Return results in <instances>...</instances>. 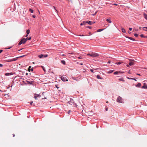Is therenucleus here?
Here are the masks:
<instances>
[{"mask_svg": "<svg viewBox=\"0 0 147 147\" xmlns=\"http://www.w3.org/2000/svg\"><path fill=\"white\" fill-rule=\"evenodd\" d=\"M103 30V29H99L97 30V32H101V31H102Z\"/></svg>", "mask_w": 147, "mask_h": 147, "instance_id": "nucleus-23", "label": "nucleus"}, {"mask_svg": "<svg viewBox=\"0 0 147 147\" xmlns=\"http://www.w3.org/2000/svg\"><path fill=\"white\" fill-rule=\"evenodd\" d=\"M28 73H26V75H28Z\"/></svg>", "mask_w": 147, "mask_h": 147, "instance_id": "nucleus-63", "label": "nucleus"}, {"mask_svg": "<svg viewBox=\"0 0 147 147\" xmlns=\"http://www.w3.org/2000/svg\"><path fill=\"white\" fill-rule=\"evenodd\" d=\"M121 63L120 62H119L118 63H116V64L117 65H119V64H120Z\"/></svg>", "mask_w": 147, "mask_h": 147, "instance_id": "nucleus-32", "label": "nucleus"}, {"mask_svg": "<svg viewBox=\"0 0 147 147\" xmlns=\"http://www.w3.org/2000/svg\"><path fill=\"white\" fill-rule=\"evenodd\" d=\"M83 24H84V25H85L86 23H87V21H84L82 22Z\"/></svg>", "mask_w": 147, "mask_h": 147, "instance_id": "nucleus-26", "label": "nucleus"}, {"mask_svg": "<svg viewBox=\"0 0 147 147\" xmlns=\"http://www.w3.org/2000/svg\"><path fill=\"white\" fill-rule=\"evenodd\" d=\"M130 62L129 63V65H127V67H129V66L133 65L134 64V60L133 59H129Z\"/></svg>", "mask_w": 147, "mask_h": 147, "instance_id": "nucleus-3", "label": "nucleus"}, {"mask_svg": "<svg viewBox=\"0 0 147 147\" xmlns=\"http://www.w3.org/2000/svg\"><path fill=\"white\" fill-rule=\"evenodd\" d=\"M78 58L79 59H81L82 58V57H78Z\"/></svg>", "mask_w": 147, "mask_h": 147, "instance_id": "nucleus-39", "label": "nucleus"}, {"mask_svg": "<svg viewBox=\"0 0 147 147\" xmlns=\"http://www.w3.org/2000/svg\"><path fill=\"white\" fill-rule=\"evenodd\" d=\"M48 56L47 54L43 55L42 54L40 55H38V57L40 58H42L43 57L45 58L47 57Z\"/></svg>", "mask_w": 147, "mask_h": 147, "instance_id": "nucleus-6", "label": "nucleus"}, {"mask_svg": "<svg viewBox=\"0 0 147 147\" xmlns=\"http://www.w3.org/2000/svg\"><path fill=\"white\" fill-rule=\"evenodd\" d=\"M139 29H141V27H139Z\"/></svg>", "mask_w": 147, "mask_h": 147, "instance_id": "nucleus-61", "label": "nucleus"}, {"mask_svg": "<svg viewBox=\"0 0 147 147\" xmlns=\"http://www.w3.org/2000/svg\"><path fill=\"white\" fill-rule=\"evenodd\" d=\"M95 22H94L93 23H92V22L90 21H89V22L87 21V23H88V24L89 25H92V24L95 23Z\"/></svg>", "mask_w": 147, "mask_h": 147, "instance_id": "nucleus-10", "label": "nucleus"}, {"mask_svg": "<svg viewBox=\"0 0 147 147\" xmlns=\"http://www.w3.org/2000/svg\"><path fill=\"white\" fill-rule=\"evenodd\" d=\"M144 17L147 20V15L145 14H144Z\"/></svg>", "mask_w": 147, "mask_h": 147, "instance_id": "nucleus-16", "label": "nucleus"}, {"mask_svg": "<svg viewBox=\"0 0 147 147\" xmlns=\"http://www.w3.org/2000/svg\"><path fill=\"white\" fill-rule=\"evenodd\" d=\"M3 51V50H0V54Z\"/></svg>", "mask_w": 147, "mask_h": 147, "instance_id": "nucleus-40", "label": "nucleus"}, {"mask_svg": "<svg viewBox=\"0 0 147 147\" xmlns=\"http://www.w3.org/2000/svg\"><path fill=\"white\" fill-rule=\"evenodd\" d=\"M113 70H110L107 73L108 74H110L112 73L113 72Z\"/></svg>", "mask_w": 147, "mask_h": 147, "instance_id": "nucleus-22", "label": "nucleus"}, {"mask_svg": "<svg viewBox=\"0 0 147 147\" xmlns=\"http://www.w3.org/2000/svg\"><path fill=\"white\" fill-rule=\"evenodd\" d=\"M108 107H107L105 109V110L106 111H108Z\"/></svg>", "mask_w": 147, "mask_h": 147, "instance_id": "nucleus-37", "label": "nucleus"}, {"mask_svg": "<svg viewBox=\"0 0 147 147\" xmlns=\"http://www.w3.org/2000/svg\"><path fill=\"white\" fill-rule=\"evenodd\" d=\"M146 27H144L143 28V30L146 31H147V29H146Z\"/></svg>", "mask_w": 147, "mask_h": 147, "instance_id": "nucleus-25", "label": "nucleus"}, {"mask_svg": "<svg viewBox=\"0 0 147 147\" xmlns=\"http://www.w3.org/2000/svg\"><path fill=\"white\" fill-rule=\"evenodd\" d=\"M33 17L34 18H35L36 17V16L35 15H34L33 16Z\"/></svg>", "mask_w": 147, "mask_h": 147, "instance_id": "nucleus-46", "label": "nucleus"}, {"mask_svg": "<svg viewBox=\"0 0 147 147\" xmlns=\"http://www.w3.org/2000/svg\"><path fill=\"white\" fill-rule=\"evenodd\" d=\"M138 34H134V36L135 37H137L138 36Z\"/></svg>", "mask_w": 147, "mask_h": 147, "instance_id": "nucleus-30", "label": "nucleus"}, {"mask_svg": "<svg viewBox=\"0 0 147 147\" xmlns=\"http://www.w3.org/2000/svg\"><path fill=\"white\" fill-rule=\"evenodd\" d=\"M41 67L43 69V70L45 71H46V70H45V69L44 67L43 66H41Z\"/></svg>", "mask_w": 147, "mask_h": 147, "instance_id": "nucleus-29", "label": "nucleus"}, {"mask_svg": "<svg viewBox=\"0 0 147 147\" xmlns=\"http://www.w3.org/2000/svg\"><path fill=\"white\" fill-rule=\"evenodd\" d=\"M121 73L120 72H118V71H115V72H114V74H115V75H117V74L118 73Z\"/></svg>", "mask_w": 147, "mask_h": 147, "instance_id": "nucleus-18", "label": "nucleus"}, {"mask_svg": "<svg viewBox=\"0 0 147 147\" xmlns=\"http://www.w3.org/2000/svg\"><path fill=\"white\" fill-rule=\"evenodd\" d=\"M54 7V9H55V11H57V10L55 8V7Z\"/></svg>", "mask_w": 147, "mask_h": 147, "instance_id": "nucleus-48", "label": "nucleus"}, {"mask_svg": "<svg viewBox=\"0 0 147 147\" xmlns=\"http://www.w3.org/2000/svg\"><path fill=\"white\" fill-rule=\"evenodd\" d=\"M90 71L92 72H93V73H94V72H93V70L92 69H91L90 70Z\"/></svg>", "mask_w": 147, "mask_h": 147, "instance_id": "nucleus-38", "label": "nucleus"}, {"mask_svg": "<svg viewBox=\"0 0 147 147\" xmlns=\"http://www.w3.org/2000/svg\"><path fill=\"white\" fill-rule=\"evenodd\" d=\"M117 101L118 102L122 103L123 100L121 97L119 96L117 99Z\"/></svg>", "mask_w": 147, "mask_h": 147, "instance_id": "nucleus-4", "label": "nucleus"}, {"mask_svg": "<svg viewBox=\"0 0 147 147\" xmlns=\"http://www.w3.org/2000/svg\"><path fill=\"white\" fill-rule=\"evenodd\" d=\"M28 38V40H30L31 39V37H30L29 38Z\"/></svg>", "mask_w": 147, "mask_h": 147, "instance_id": "nucleus-33", "label": "nucleus"}, {"mask_svg": "<svg viewBox=\"0 0 147 147\" xmlns=\"http://www.w3.org/2000/svg\"><path fill=\"white\" fill-rule=\"evenodd\" d=\"M67 78L68 77L66 76H62L61 77V79L63 81H68L67 79Z\"/></svg>", "mask_w": 147, "mask_h": 147, "instance_id": "nucleus-5", "label": "nucleus"}, {"mask_svg": "<svg viewBox=\"0 0 147 147\" xmlns=\"http://www.w3.org/2000/svg\"><path fill=\"white\" fill-rule=\"evenodd\" d=\"M71 112V111H69L68 112V113L69 114L70 112Z\"/></svg>", "mask_w": 147, "mask_h": 147, "instance_id": "nucleus-41", "label": "nucleus"}, {"mask_svg": "<svg viewBox=\"0 0 147 147\" xmlns=\"http://www.w3.org/2000/svg\"><path fill=\"white\" fill-rule=\"evenodd\" d=\"M140 36L142 38L144 37V35L143 34H141L140 35Z\"/></svg>", "mask_w": 147, "mask_h": 147, "instance_id": "nucleus-34", "label": "nucleus"}, {"mask_svg": "<svg viewBox=\"0 0 147 147\" xmlns=\"http://www.w3.org/2000/svg\"><path fill=\"white\" fill-rule=\"evenodd\" d=\"M106 103H108V101H107L106 102Z\"/></svg>", "mask_w": 147, "mask_h": 147, "instance_id": "nucleus-60", "label": "nucleus"}, {"mask_svg": "<svg viewBox=\"0 0 147 147\" xmlns=\"http://www.w3.org/2000/svg\"><path fill=\"white\" fill-rule=\"evenodd\" d=\"M55 86H56V87L57 88H59V87H58L57 85H55Z\"/></svg>", "mask_w": 147, "mask_h": 147, "instance_id": "nucleus-49", "label": "nucleus"}, {"mask_svg": "<svg viewBox=\"0 0 147 147\" xmlns=\"http://www.w3.org/2000/svg\"><path fill=\"white\" fill-rule=\"evenodd\" d=\"M108 63H110V61H108Z\"/></svg>", "mask_w": 147, "mask_h": 147, "instance_id": "nucleus-56", "label": "nucleus"}, {"mask_svg": "<svg viewBox=\"0 0 147 147\" xmlns=\"http://www.w3.org/2000/svg\"><path fill=\"white\" fill-rule=\"evenodd\" d=\"M61 63L63 64L64 65H65V61L64 60H61Z\"/></svg>", "mask_w": 147, "mask_h": 147, "instance_id": "nucleus-17", "label": "nucleus"}, {"mask_svg": "<svg viewBox=\"0 0 147 147\" xmlns=\"http://www.w3.org/2000/svg\"><path fill=\"white\" fill-rule=\"evenodd\" d=\"M33 103V102L32 101L30 102V103L31 105H32Z\"/></svg>", "mask_w": 147, "mask_h": 147, "instance_id": "nucleus-42", "label": "nucleus"}, {"mask_svg": "<svg viewBox=\"0 0 147 147\" xmlns=\"http://www.w3.org/2000/svg\"><path fill=\"white\" fill-rule=\"evenodd\" d=\"M28 40V38H26V39L25 38H24L22 39L20 41V42L18 43V45H21L22 44H24Z\"/></svg>", "mask_w": 147, "mask_h": 147, "instance_id": "nucleus-2", "label": "nucleus"}, {"mask_svg": "<svg viewBox=\"0 0 147 147\" xmlns=\"http://www.w3.org/2000/svg\"><path fill=\"white\" fill-rule=\"evenodd\" d=\"M86 27L87 28H89L90 29H91L92 28V27H90V26H86Z\"/></svg>", "mask_w": 147, "mask_h": 147, "instance_id": "nucleus-31", "label": "nucleus"}, {"mask_svg": "<svg viewBox=\"0 0 147 147\" xmlns=\"http://www.w3.org/2000/svg\"><path fill=\"white\" fill-rule=\"evenodd\" d=\"M127 38L131 40H135V39L133 38H132V37H127Z\"/></svg>", "mask_w": 147, "mask_h": 147, "instance_id": "nucleus-14", "label": "nucleus"}, {"mask_svg": "<svg viewBox=\"0 0 147 147\" xmlns=\"http://www.w3.org/2000/svg\"><path fill=\"white\" fill-rule=\"evenodd\" d=\"M28 34H27L26 35V37H27L28 36Z\"/></svg>", "mask_w": 147, "mask_h": 147, "instance_id": "nucleus-52", "label": "nucleus"}, {"mask_svg": "<svg viewBox=\"0 0 147 147\" xmlns=\"http://www.w3.org/2000/svg\"><path fill=\"white\" fill-rule=\"evenodd\" d=\"M13 74L12 73H6L5 74V75L6 76H9L10 75H12Z\"/></svg>", "mask_w": 147, "mask_h": 147, "instance_id": "nucleus-9", "label": "nucleus"}, {"mask_svg": "<svg viewBox=\"0 0 147 147\" xmlns=\"http://www.w3.org/2000/svg\"><path fill=\"white\" fill-rule=\"evenodd\" d=\"M80 25L82 26V25H84V24H83V23L82 22L80 24Z\"/></svg>", "mask_w": 147, "mask_h": 147, "instance_id": "nucleus-43", "label": "nucleus"}, {"mask_svg": "<svg viewBox=\"0 0 147 147\" xmlns=\"http://www.w3.org/2000/svg\"><path fill=\"white\" fill-rule=\"evenodd\" d=\"M70 54H71V55H74V53H70Z\"/></svg>", "mask_w": 147, "mask_h": 147, "instance_id": "nucleus-55", "label": "nucleus"}, {"mask_svg": "<svg viewBox=\"0 0 147 147\" xmlns=\"http://www.w3.org/2000/svg\"><path fill=\"white\" fill-rule=\"evenodd\" d=\"M127 78L128 79H129V80H134L135 81H137L136 79H135V78H129L128 77H127Z\"/></svg>", "mask_w": 147, "mask_h": 147, "instance_id": "nucleus-11", "label": "nucleus"}, {"mask_svg": "<svg viewBox=\"0 0 147 147\" xmlns=\"http://www.w3.org/2000/svg\"><path fill=\"white\" fill-rule=\"evenodd\" d=\"M11 48V47H10L9 48H7V49H10Z\"/></svg>", "mask_w": 147, "mask_h": 147, "instance_id": "nucleus-57", "label": "nucleus"}, {"mask_svg": "<svg viewBox=\"0 0 147 147\" xmlns=\"http://www.w3.org/2000/svg\"><path fill=\"white\" fill-rule=\"evenodd\" d=\"M13 137H15V134H13Z\"/></svg>", "mask_w": 147, "mask_h": 147, "instance_id": "nucleus-50", "label": "nucleus"}, {"mask_svg": "<svg viewBox=\"0 0 147 147\" xmlns=\"http://www.w3.org/2000/svg\"><path fill=\"white\" fill-rule=\"evenodd\" d=\"M31 66H30L29 67V68H28V71H30V70H30V68H31Z\"/></svg>", "mask_w": 147, "mask_h": 147, "instance_id": "nucleus-28", "label": "nucleus"}, {"mask_svg": "<svg viewBox=\"0 0 147 147\" xmlns=\"http://www.w3.org/2000/svg\"><path fill=\"white\" fill-rule=\"evenodd\" d=\"M34 96H36L37 97H40V96L39 94H34Z\"/></svg>", "mask_w": 147, "mask_h": 147, "instance_id": "nucleus-27", "label": "nucleus"}, {"mask_svg": "<svg viewBox=\"0 0 147 147\" xmlns=\"http://www.w3.org/2000/svg\"><path fill=\"white\" fill-rule=\"evenodd\" d=\"M3 66V65L2 64H0V67H2Z\"/></svg>", "mask_w": 147, "mask_h": 147, "instance_id": "nucleus-44", "label": "nucleus"}, {"mask_svg": "<svg viewBox=\"0 0 147 147\" xmlns=\"http://www.w3.org/2000/svg\"><path fill=\"white\" fill-rule=\"evenodd\" d=\"M128 33H129V34H130V33H131V32H129H129H128Z\"/></svg>", "mask_w": 147, "mask_h": 147, "instance_id": "nucleus-59", "label": "nucleus"}, {"mask_svg": "<svg viewBox=\"0 0 147 147\" xmlns=\"http://www.w3.org/2000/svg\"><path fill=\"white\" fill-rule=\"evenodd\" d=\"M141 86V84L140 83H138L136 85V87H140Z\"/></svg>", "mask_w": 147, "mask_h": 147, "instance_id": "nucleus-12", "label": "nucleus"}, {"mask_svg": "<svg viewBox=\"0 0 147 147\" xmlns=\"http://www.w3.org/2000/svg\"><path fill=\"white\" fill-rule=\"evenodd\" d=\"M119 80L121 81H122L123 82H124L125 81V80H124V78H119Z\"/></svg>", "mask_w": 147, "mask_h": 147, "instance_id": "nucleus-13", "label": "nucleus"}, {"mask_svg": "<svg viewBox=\"0 0 147 147\" xmlns=\"http://www.w3.org/2000/svg\"><path fill=\"white\" fill-rule=\"evenodd\" d=\"M132 28H129V30L130 31H131L132 30Z\"/></svg>", "mask_w": 147, "mask_h": 147, "instance_id": "nucleus-36", "label": "nucleus"}, {"mask_svg": "<svg viewBox=\"0 0 147 147\" xmlns=\"http://www.w3.org/2000/svg\"><path fill=\"white\" fill-rule=\"evenodd\" d=\"M142 88H147V86L146 84L145 83H144L143 86Z\"/></svg>", "mask_w": 147, "mask_h": 147, "instance_id": "nucleus-7", "label": "nucleus"}, {"mask_svg": "<svg viewBox=\"0 0 147 147\" xmlns=\"http://www.w3.org/2000/svg\"><path fill=\"white\" fill-rule=\"evenodd\" d=\"M89 34L90 35H92V34L90 32H89Z\"/></svg>", "mask_w": 147, "mask_h": 147, "instance_id": "nucleus-45", "label": "nucleus"}, {"mask_svg": "<svg viewBox=\"0 0 147 147\" xmlns=\"http://www.w3.org/2000/svg\"><path fill=\"white\" fill-rule=\"evenodd\" d=\"M146 29H147V27L146 28Z\"/></svg>", "mask_w": 147, "mask_h": 147, "instance_id": "nucleus-64", "label": "nucleus"}, {"mask_svg": "<svg viewBox=\"0 0 147 147\" xmlns=\"http://www.w3.org/2000/svg\"><path fill=\"white\" fill-rule=\"evenodd\" d=\"M24 56V55H23V56H20V57H23Z\"/></svg>", "mask_w": 147, "mask_h": 147, "instance_id": "nucleus-54", "label": "nucleus"}, {"mask_svg": "<svg viewBox=\"0 0 147 147\" xmlns=\"http://www.w3.org/2000/svg\"><path fill=\"white\" fill-rule=\"evenodd\" d=\"M62 55V56H65V55H64V54H63V55Z\"/></svg>", "mask_w": 147, "mask_h": 147, "instance_id": "nucleus-62", "label": "nucleus"}, {"mask_svg": "<svg viewBox=\"0 0 147 147\" xmlns=\"http://www.w3.org/2000/svg\"><path fill=\"white\" fill-rule=\"evenodd\" d=\"M31 71H33V68H31Z\"/></svg>", "mask_w": 147, "mask_h": 147, "instance_id": "nucleus-51", "label": "nucleus"}, {"mask_svg": "<svg viewBox=\"0 0 147 147\" xmlns=\"http://www.w3.org/2000/svg\"><path fill=\"white\" fill-rule=\"evenodd\" d=\"M79 36H84V35H79Z\"/></svg>", "mask_w": 147, "mask_h": 147, "instance_id": "nucleus-53", "label": "nucleus"}, {"mask_svg": "<svg viewBox=\"0 0 147 147\" xmlns=\"http://www.w3.org/2000/svg\"><path fill=\"white\" fill-rule=\"evenodd\" d=\"M136 74L139 76H140L141 75L140 74Z\"/></svg>", "mask_w": 147, "mask_h": 147, "instance_id": "nucleus-47", "label": "nucleus"}, {"mask_svg": "<svg viewBox=\"0 0 147 147\" xmlns=\"http://www.w3.org/2000/svg\"><path fill=\"white\" fill-rule=\"evenodd\" d=\"M80 65H83V63H80Z\"/></svg>", "mask_w": 147, "mask_h": 147, "instance_id": "nucleus-58", "label": "nucleus"}, {"mask_svg": "<svg viewBox=\"0 0 147 147\" xmlns=\"http://www.w3.org/2000/svg\"><path fill=\"white\" fill-rule=\"evenodd\" d=\"M97 78L98 79H102L100 77V76L98 75L97 76Z\"/></svg>", "mask_w": 147, "mask_h": 147, "instance_id": "nucleus-19", "label": "nucleus"}, {"mask_svg": "<svg viewBox=\"0 0 147 147\" xmlns=\"http://www.w3.org/2000/svg\"><path fill=\"white\" fill-rule=\"evenodd\" d=\"M17 59L16 58H14L11 60H8L7 61L10 62L11 61H15L17 60Z\"/></svg>", "mask_w": 147, "mask_h": 147, "instance_id": "nucleus-8", "label": "nucleus"}, {"mask_svg": "<svg viewBox=\"0 0 147 147\" xmlns=\"http://www.w3.org/2000/svg\"><path fill=\"white\" fill-rule=\"evenodd\" d=\"M87 55L88 56H90L92 57H98L99 54L96 53H94L93 52H91L90 53L87 54Z\"/></svg>", "mask_w": 147, "mask_h": 147, "instance_id": "nucleus-1", "label": "nucleus"}, {"mask_svg": "<svg viewBox=\"0 0 147 147\" xmlns=\"http://www.w3.org/2000/svg\"><path fill=\"white\" fill-rule=\"evenodd\" d=\"M30 32V30H28L26 31V33L27 34H29Z\"/></svg>", "mask_w": 147, "mask_h": 147, "instance_id": "nucleus-24", "label": "nucleus"}, {"mask_svg": "<svg viewBox=\"0 0 147 147\" xmlns=\"http://www.w3.org/2000/svg\"><path fill=\"white\" fill-rule=\"evenodd\" d=\"M29 11L31 13H32L33 12V10L32 9H29Z\"/></svg>", "mask_w": 147, "mask_h": 147, "instance_id": "nucleus-20", "label": "nucleus"}, {"mask_svg": "<svg viewBox=\"0 0 147 147\" xmlns=\"http://www.w3.org/2000/svg\"><path fill=\"white\" fill-rule=\"evenodd\" d=\"M34 97L35 98V99L36 100L37 99V96H34Z\"/></svg>", "mask_w": 147, "mask_h": 147, "instance_id": "nucleus-35", "label": "nucleus"}, {"mask_svg": "<svg viewBox=\"0 0 147 147\" xmlns=\"http://www.w3.org/2000/svg\"><path fill=\"white\" fill-rule=\"evenodd\" d=\"M106 21L108 22L109 23H111L112 22L111 21V20L110 19H107L106 20Z\"/></svg>", "mask_w": 147, "mask_h": 147, "instance_id": "nucleus-15", "label": "nucleus"}, {"mask_svg": "<svg viewBox=\"0 0 147 147\" xmlns=\"http://www.w3.org/2000/svg\"><path fill=\"white\" fill-rule=\"evenodd\" d=\"M121 30L122 32L125 33V30L124 28H122L121 29Z\"/></svg>", "mask_w": 147, "mask_h": 147, "instance_id": "nucleus-21", "label": "nucleus"}]
</instances>
